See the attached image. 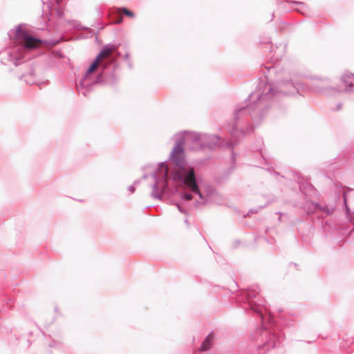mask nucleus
Returning a JSON list of instances; mask_svg holds the SVG:
<instances>
[{
  "label": "nucleus",
  "mask_w": 354,
  "mask_h": 354,
  "mask_svg": "<svg viewBox=\"0 0 354 354\" xmlns=\"http://www.w3.org/2000/svg\"><path fill=\"white\" fill-rule=\"evenodd\" d=\"M183 198L185 199V200H187V201L192 200V195L190 194H185L183 196Z\"/></svg>",
  "instance_id": "obj_9"
},
{
  "label": "nucleus",
  "mask_w": 354,
  "mask_h": 354,
  "mask_svg": "<svg viewBox=\"0 0 354 354\" xmlns=\"http://www.w3.org/2000/svg\"><path fill=\"white\" fill-rule=\"evenodd\" d=\"M214 339V335L213 333H209L207 337L205 338V339L203 342L200 351H207L211 348L212 342Z\"/></svg>",
  "instance_id": "obj_5"
},
{
  "label": "nucleus",
  "mask_w": 354,
  "mask_h": 354,
  "mask_svg": "<svg viewBox=\"0 0 354 354\" xmlns=\"http://www.w3.org/2000/svg\"><path fill=\"white\" fill-rule=\"evenodd\" d=\"M183 140H179L173 149L171 158L176 163L180 162L183 158Z\"/></svg>",
  "instance_id": "obj_3"
},
{
  "label": "nucleus",
  "mask_w": 354,
  "mask_h": 354,
  "mask_svg": "<svg viewBox=\"0 0 354 354\" xmlns=\"http://www.w3.org/2000/svg\"><path fill=\"white\" fill-rule=\"evenodd\" d=\"M100 64H101V62L98 59H95V61L93 62V64L89 67V68L88 69V73H93L97 69V68L99 66V65Z\"/></svg>",
  "instance_id": "obj_7"
},
{
  "label": "nucleus",
  "mask_w": 354,
  "mask_h": 354,
  "mask_svg": "<svg viewBox=\"0 0 354 354\" xmlns=\"http://www.w3.org/2000/svg\"><path fill=\"white\" fill-rule=\"evenodd\" d=\"M118 12H122L124 15H126L127 17H134V14L131 11H130L129 10H128L126 8H119L118 9Z\"/></svg>",
  "instance_id": "obj_8"
},
{
  "label": "nucleus",
  "mask_w": 354,
  "mask_h": 354,
  "mask_svg": "<svg viewBox=\"0 0 354 354\" xmlns=\"http://www.w3.org/2000/svg\"><path fill=\"white\" fill-rule=\"evenodd\" d=\"M252 308L254 311H258V309H257V308H254V307H253V306L252 307Z\"/></svg>",
  "instance_id": "obj_11"
},
{
  "label": "nucleus",
  "mask_w": 354,
  "mask_h": 354,
  "mask_svg": "<svg viewBox=\"0 0 354 354\" xmlns=\"http://www.w3.org/2000/svg\"><path fill=\"white\" fill-rule=\"evenodd\" d=\"M118 49V46H112L111 48L104 49L96 57L101 63L106 59H108L113 52Z\"/></svg>",
  "instance_id": "obj_4"
},
{
  "label": "nucleus",
  "mask_w": 354,
  "mask_h": 354,
  "mask_svg": "<svg viewBox=\"0 0 354 354\" xmlns=\"http://www.w3.org/2000/svg\"><path fill=\"white\" fill-rule=\"evenodd\" d=\"M343 80L346 85L348 86H354V75L352 73H346L343 75Z\"/></svg>",
  "instance_id": "obj_6"
},
{
  "label": "nucleus",
  "mask_w": 354,
  "mask_h": 354,
  "mask_svg": "<svg viewBox=\"0 0 354 354\" xmlns=\"http://www.w3.org/2000/svg\"><path fill=\"white\" fill-rule=\"evenodd\" d=\"M123 21L122 17H120V18L115 22V24H121Z\"/></svg>",
  "instance_id": "obj_10"
},
{
  "label": "nucleus",
  "mask_w": 354,
  "mask_h": 354,
  "mask_svg": "<svg viewBox=\"0 0 354 354\" xmlns=\"http://www.w3.org/2000/svg\"><path fill=\"white\" fill-rule=\"evenodd\" d=\"M184 183L191 189L192 192L197 193L200 197L202 198V194L200 192L196 182L195 174L193 168L189 169L187 176L185 178Z\"/></svg>",
  "instance_id": "obj_2"
},
{
  "label": "nucleus",
  "mask_w": 354,
  "mask_h": 354,
  "mask_svg": "<svg viewBox=\"0 0 354 354\" xmlns=\"http://www.w3.org/2000/svg\"><path fill=\"white\" fill-rule=\"evenodd\" d=\"M17 37L23 42L24 46L28 49L38 48L43 43L41 39L35 38L21 30L17 31Z\"/></svg>",
  "instance_id": "obj_1"
}]
</instances>
